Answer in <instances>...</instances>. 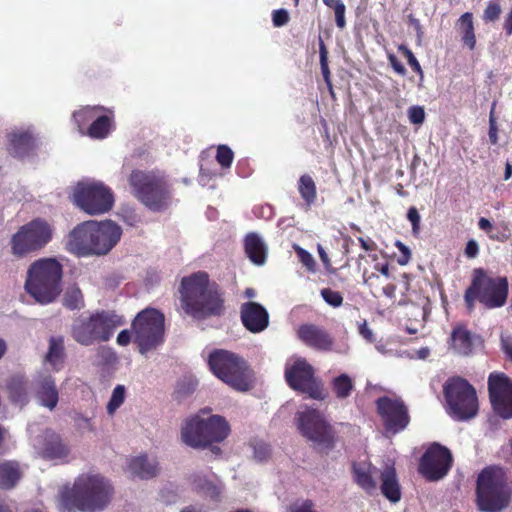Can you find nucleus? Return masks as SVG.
<instances>
[{
	"instance_id": "obj_40",
	"label": "nucleus",
	"mask_w": 512,
	"mask_h": 512,
	"mask_svg": "<svg viewBox=\"0 0 512 512\" xmlns=\"http://www.w3.org/2000/svg\"><path fill=\"white\" fill-rule=\"evenodd\" d=\"M104 108L100 106L84 107L73 114V118L77 123L79 129L86 124L87 121L97 116L98 112L103 111Z\"/></svg>"
},
{
	"instance_id": "obj_35",
	"label": "nucleus",
	"mask_w": 512,
	"mask_h": 512,
	"mask_svg": "<svg viewBox=\"0 0 512 512\" xmlns=\"http://www.w3.org/2000/svg\"><path fill=\"white\" fill-rule=\"evenodd\" d=\"M64 346L62 339L51 338L49 350L46 355V362L49 363L54 370L58 371L63 362Z\"/></svg>"
},
{
	"instance_id": "obj_16",
	"label": "nucleus",
	"mask_w": 512,
	"mask_h": 512,
	"mask_svg": "<svg viewBox=\"0 0 512 512\" xmlns=\"http://www.w3.org/2000/svg\"><path fill=\"white\" fill-rule=\"evenodd\" d=\"M488 389L492 407L502 418H512V381L503 373H491Z\"/></svg>"
},
{
	"instance_id": "obj_55",
	"label": "nucleus",
	"mask_w": 512,
	"mask_h": 512,
	"mask_svg": "<svg viewBox=\"0 0 512 512\" xmlns=\"http://www.w3.org/2000/svg\"><path fill=\"white\" fill-rule=\"evenodd\" d=\"M359 333L360 335L366 339L368 342H374L375 338H374V334H373V331L368 327L366 321H364L360 326H359Z\"/></svg>"
},
{
	"instance_id": "obj_12",
	"label": "nucleus",
	"mask_w": 512,
	"mask_h": 512,
	"mask_svg": "<svg viewBox=\"0 0 512 512\" xmlns=\"http://www.w3.org/2000/svg\"><path fill=\"white\" fill-rule=\"evenodd\" d=\"M73 201L87 214L99 215L111 210L114 197L111 189L104 183L93 179H85L75 186Z\"/></svg>"
},
{
	"instance_id": "obj_51",
	"label": "nucleus",
	"mask_w": 512,
	"mask_h": 512,
	"mask_svg": "<svg viewBox=\"0 0 512 512\" xmlns=\"http://www.w3.org/2000/svg\"><path fill=\"white\" fill-rule=\"evenodd\" d=\"M407 218L412 224V232L414 235H418L420 231L421 217L418 210L415 207H410L407 213Z\"/></svg>"
},
{
	"instance_id": "obj_10",
	"label": "nucleus",
	"mask_w": 512,
	"mask_h": 512,
	"mask_svg": "<svg viewBox=\"0 0 512 512\" xmlns=\"http://www.w3.org/2000/svg\"><path fill=\"white\" fill-rule=\"evenodd\" d=\"M132 331L139 352L146 355L164 342V316L156 309H145L137 314Z\"/></svg>"
},
{
	"instance_id": "obj_54",
	"label": "nucleus",
	"mask_w": 512,
	"mask_h": 512,
	"mask_svg": "<svg viewBox=\"0 0 512 512\" xmlns=\"http://www.w3.org/2000/svg\"><path fill=\"white\" fill-rule=\"evenodd\" d=\"M388 61L396 73H398L399 75L406 74V68L394 54H388Z\"/></svg>"
},
{
	"instance_id": "obj_60",
	"label": "nucleus",
	"mask_w": 512,
	"mask_h": 512,
	"mask_svg": "<svg viewBox=\"0 0 512 512\" xmlns=\"http://www.w3.org/2000/svg\"><path fill=\"white\" fill-rule=\"evenodd\" d=\"M317 250L321 261L326 267H328L330 265V260L322 245L318 244Z\"/></svg>"
},
{
	"instance_id": "obj_1",
	"label": "nucleus",
	"mask_w": 512,
	"mask_h": 512,
	"mask_svg": "<svg viewBox=\"0 0 512 512\" xmlns=\"http://www.w3.org/2000/svg\"><path fill=\"white\" fill-rule=\"evenodd\" d=\"M113 487L99 474H82L78 476L72 488L64 487L59 494V507L71 511L97 512L110 503Z\"/></svg>"
},
{
	"instance_id": "obj_45",
	"label": "nucleus",
	"mask_w": 512,
	"mask_h": 512,
	"mask_svg": "<svg viewBox=\"0 0 512 512\" xmlns=\"http://www.w3.org/2000/svg\"><path fill=\"white\" fill-rule=\"evenodd\" d=\"M270 446L264 442H256L253 444V457L255 460L262 462L270 456Z\"/></svg>"
},
{
	"instance_id": "obj_33",
	"label": "nucleus",
	"mask_w": 512,
	"mask_h": 512,
	"mask_svg": "<svg viewBox=\"0 0 512 512\" xmlns=\"http://www.w3.org/2000/svg\"><path fill=\"white\" fill-rule=\"evenodd\" d=\"M113 113L97 116L88 129V135L95 139L105 138L112 129Z\"/></svg>"
},
{
	"instance_id": "obj_28",
	"label": "nucleus",
	"mask_w": 512,
	"mask_h": 512,
	"mask_svg": "<svg viewBox=\"0 0 512 512\" xmlns=\"http://www.w3.org/2000/svg\"><path fill=\"white\" fill-rule=\"evenodd\" d=\"M456 27L461 35L463 43L468 46L470 50H473L476 45V37L472 13L466 12L461 15L456 23Z\"/></svg>"
},
{
	"instance_id": "obj_36",
	"label": "nucleus",
	"mask_w": 512,
	"mask_h": 512,
	"mask_svg": "<svg viewBox=\"0 0 512 512\" xmlns=\"http://www.w3.org/2000/svg\"><path fill=\"white\" fill-rule=\"evenodd\" d=\"M298 191L307 206L315 202L317 193L314 180L309 175H302L298 182Z\"/></svg>"
},
{
	"instance_id": "obj_46",
	"label": "nucleus",
	"mask_w": 512,
	"mask_h": 512,
	"mask_svg": "<svg viewBox=\"0 0 512 512\" xmlns=\"http://www.w3.org/2000/svg\"><path fill=\"white\" fill-rule=\"evenodd\" d=\"M294 250L297 253L301 263L309 270L314 271L315 270V260L313 256L306 251L305 249L301 248L298 245H294Z\"/></svg>"
},
{
	"instance_id": "obj_30",
	"label": "nucleus",
	"mask_w": 512,
	"mask_h": 512,
	"mask_svg": "<svg viewBox=\"0 0 512 512\" xmlns=\"http://www.w3.org/2000/svg\"><path fill=\"white\" fill-rule=\"evenodd\" d=\"M22 472L16 462L0 464V487L10 489L20 480Z\"/></svg>"
},
{
	"instance_id": "obj_32",
	"label": "nucleus",
	"mask_w": 512,
	"mask_h": 512,
	"mask_svg": "<svg viewBox=\"0 0 512 512\" xmlns=\"http://www.w3.org/2000/svg\"><path fill=\"white\" fill-rule=\"evenodd\" d=\"M453 350L460 355H468L472 351L471 334L463 329L456 328L451 335Z\"/></svg>"
},
{
	"instance_id": "obj_56",
	"label": "nucleus",
	"mask_w": 512,
	"mask_h": 512,
	"mask_svg": "<svg viewBox=\"0 0 512 512\" xmlns=\"http://www.w3.org/2000/svg\"><path fill=\"white\" fill-rule=\"evenodd\" d=\"M479 252V246L478 243L475 240H469L466 248H465V254L469 258H474L478 255Z\"/></svg>"
},
{
	"instance_id": "obj_7",
	"label": "nucleus",
	"mask_w": 512,
	"mask_h": 512,
	"mask_svg": "<svg viewBox=\"0 0 512 512\" xmlns=\"http://www.w3.org/2000/svg\"><path fill=\"white\" fill-rule=\"evenodd\" d=\"M509 285L506 277H490L481 269L475 270L471 285L464 294V300L469 312L474 309L478 300L487 309L500 308L505 305Z\"/></svg>"
},
{
	"instance_id": "obj_17",
	"label": "nucleus",
	"mask_w": 512,
	"mask_h": 512,
	"mask_svg": "<svg viewBox=\"0 0 512 512\" xmlns=\"http://www.w3.org/2000/svg\"><path fill=\"white\" fill-rule=\"evenodd\" d=\"M451 463L452 456L450 451L446 447L435 443L422 456L419 472L426 479L436 481L448 473Z\"/></svg>"
},
{
	"instance_id": "obj_21",
	"label": "nucleus",
	"mask_w": 512,
	"mask_h": 512,
	"mask_svg": "<svg viewBox=\"0 0 512 512\" xmlns=\"http://www.w3.org/2000/svg\"><path fill=\"white\" fill-rule=\"evenodd\" d=\"M37 453L47 460H63L69 454V448L61 438L50 431H46L43 436L36 439L34 443Z\"/></svg>"
},
{
	"instance_id": "obj_5",
	"label": "nucleus",
	"mask_w": 512,
	"mask_h": 512,
	"mask_svg": "<svg viewBox=\"0 0 512 512\" xmlns=\"http://www.w3.org/2000/svg\"><path fill=\"white\" fill-rule=\"evenodd\" d=\"M132 194L152 211L166 209L171 200L166 176L156 171L135 170L129 176Z\"/></svg>"
},
{
	"instance_id": "obj_25",
	"label": "nucleus",
	"mask_w": 512,
	"mask_h": 512,
	"mask_svg": "<svg viewBox=\"0 0 512 512\" xmlns=\"http://www.w3.org/2000/svg\"><path fill=\"white\" fill-rule=\"evenodd\" d=\"M127 471L133 477L147 480L159 474L160 466L156 458L141 454L128 460Z\"/></svg>"
},
{
	"instance_id": "obj_9",
	"label": "nucleus",
	"mask_w": 512,
	"mask_h": 512,
	"mask_svg": "<svg viewBox=\"0 0 512 512\" xmlns=\"http://www.w3.org/2000/svg\"><path fill=\"white\" fill-rule=\"evenodd\" d=\"M122 323L120 317L106 312L88 317L80 316L72 325V336L76 342L84 346L105 342Z\"/></svg>"
},
{
	"instance_id": "obj_14",
	"label": "nucleus",
	"mask_w": 512,
	"mask_h": 512,
	"mask_svg": "<svg viewBox=\"0 0 512 512\" xmlns=\"http://www.w3.org/2000/svg\"><path fill=\"white\" fill-rule=\"evenodd\" d=\"M297 426L301 434L321 449H330L334 443V431L323 415L310 408L296 414Z\"/></svg>"
},
{
	"instance_id": "obj_49",
	"label": "nucleus",
	"mask_w": 512,
	"mask_h": 512,
	"mask_svg": "<svg viewBox=\"0 0 512 512\" xmlns=\"http://www.w3.org/2000/svg\"><path fill=\"white\" fill-rule=\"evenodd\" d=\"M395 246L398 248V250L401 253V256L397 259L398 264L401 266L407 265L409 263V261L411 260V256H412L411 250L409 249L408 246H406L400 240H397L395 242Z\"/></svg>"
},
{
	"instance_id": "obj_42",
	"label": "nucleus",
	"mask_w": 512,
	"mask_h": 512,
	"mask_svg": "<svg viewBox=\"0 0 512 512\" xmlns=\"http://www.w3.org/2000/svg\"><path fill=\"white\" fill-rule=\"evenodd\" d=\"M216 159L222 167L228 168L233 161V151L226 145H220L217 150Z\"/></svg>"
},
{
	"instance_id": "obj_19",
	"label": "nucleus",
	"mask_w": 512,
	"mask_h": 512,
	"mask_svg": "<svg viewBox=\"0 0 512 512\" xmlns=\"http://www.w3.org/2000/svg\"><path fill=\"white\" fill-rule=\"evenodd\" d=\"M297 335L305 345L318 351H335L345 354L349 350L348 345L335 349L333 337L325 329L313 324L300 326Z\"/></svg>"
},
{
	"instance_id": "obj_18",
	"label": "nucleus",
	"mask_w": 512,
	"mask_h": 512,
	"mask_svg": "<svg viewBox=\"0 0 512 512\" xmlns=\"http://www.w3.org/2000/svg\"><path fill=\"white\" fill-rule=\"evenodd\" d=\"M377 408L384 422L386 433L396 434L408 425L407 409L400 400L382 397L377 400Z\"/></svg>"
},
{
	"instance_id": "obj_64",
	"label": "nucleus",
	"mask_w": 512,
	"mask_h": 512,
	"mask_svg": "<svg viewBox=\"0 0 512 512\" xmlns=\"http://www.w3.org/2000/svg\"><path fill=\"white\" fill-rule=\"evenodd\" d=\"M358 241L360 243V246L365 250V251H370L372 249H374V246L375 244L372 242V241H367L365 240L364 238L360 237L358 238Z\"/></svg>"
},
{
	"instance_id": "obj_53",
	"label": "nucleus",
	"mask_w": 512,
	"mask_h": 512,
	"mask_svg": "<svg viewBox=\"0 0 512 512\" xmlns=\"http://www.w3.org/2000/svg\"><path fill=\"white\" fill-rule=\"evenodd\" d=\"M202 489L205 491V493L211 497L212 499H217L220 494L222 493V486L213 484L211 482H207Z\"/></svg>"
},
{
	"instance_id": "obj_43",
	"label": "nucleus",
	"mask_w": 512,
	"mask_h": 512,
	"mask_svg": "<svg viewBox=\"0 0 512 512\" xmlns=\"http://www.w3.org/2000/svg\"><path fill=\"white\" fill-rule=\"evenodd\" d=\"M398 50L407 58L408 64L411 66V68L416 73L419 74L421 79H423V77H424L423 70H422L418 60L416 59V57L412 53V51L407 46H405V45H400L398 47Z\"/></svg>"
},
{
	"instance_id": "obj_2",
	"label": "nucleus",
	"mask_w": 512,
	"mask_h": 512,
	"mask_svg": "<svg viewBox=\"0 0 512 512\" xmlns=\"http://www.w3.org/2000/svg\"><path fill=\"white\" fill-rule=\"evenodd\" d=\"M121 236V227L111 220L87 221L73 229L67 247L78 256L105 255Z\"/></svg>"
},
{
	"instance_id": "obj_6",
	"label": "nucleus",
	"mask_w": 512,
	"mask_h": 512,
	"mask_svg": "<svg viewBox=\"0 0 512 512\" xmlns=\"http://www.w3.org/2000/svg\"><path fill=\"white\" fill-rule=\"evenodd\" d=\"M511 489L505 471L499 467L484 469L477 479V505L482 512H500L509 504Z\"/></svg>"
},
{
	"instance_id": "obj_52",
	"label": "nucleus",
	"mask_w": 512,
	"mask_h": 512,
	"mask_svg": "<svg viewBox=\"0 0 512 512\" xmlns=\"http://www.w3.org/2000/svg\"><path fill=\"white\" fill-rule=\"evenodd\" d=\"M273 24L276 27L284 26L289 20V14L285 9L275 10L272 15Z\"/></svg>"
},
{
	"instance_id": "obj_29",
	"label": "nucleus",
	"mask_w": 512,
	"mask_h": 512,
	"mask_svg": "<svg viewBox=\"0 0 512 512\" xmlns=\"http://www.w3.org/2000/svg\"><path fill=\"white\" fill-rule=\"evenodd\" d=\"M10 150L17 156H24L33 145L32 135L23 130H18L10 134Z\"/></svg>"
},
{
	"instance_id": "obj_8",
	"label": "nucleus",
	"mask_w": 512,
	"mask_h": 512,
	"mask_svg": "<svg viewBox=\"0 0 512 512\" xmlns=\"http://www.w3.org/2000/svg\"><path fill=\"white\" fill-rule=\"evenodd\" d=\"M208 364L213 374L230 387L247 391L252 384V373L246 361L237 354L223 349L212 351Z\"/></svg>"
},
{
	"instance_id": "obj_41",
	"label": "nucleus",
	"mask_w": 512,
	"mask_h": 512,
	"mask_svg": "<svg viewBox=\"0 0 512 512\" xmlns=\"http://www.w3.org/2000/svg\"><path fill=\"white\" fill-rule=\"evenodd\" d=\"M323 3L334 10L335 18H336V25L339 28H344L346 25L345 21V5L341 0H323Z\"/></svg>"
},
{
	"instance_id": "obj_44",
	"label": "nucleus",
	"mask_w": 512,
	"mask_h": 512,
	"mask_svg": "<svg viewBox=\"0 0 512 512\" xmlns=\"http://www.w3.org/2000/svg\"><path fill=\"white\" fill-rule=\"evenodd\" d=\"M286 512H316L314 503L309 499L297 500L290 504Z\"/></svg>"
},
{
	"instance_id": "obj_11",
	"label": "nucleus",
	"mask_w": 512,
	"mask_h": 512,
	"mask_svg": "<svg viewBox=\"0 0 512 512\" xmlns=\"http://www.w3.org/2000/svg\"><path fill=\"white\" fill-rule=\"evenodd\" d=\"M448 413L457 420L473 418L478 411L476 391L465 379L454 377L444 385Z\"/></svg>"
},
{
	"instance_id": "obj_23",
	"label": "nucleus",
	"mask_w": 512,
	"mask_h": 512,
	"mask_svg": "<svg viewBox=\"0 0 512 512\" xmlns=\"http://www.w3.org/2000/svg\"><path fill=\"white\" fill-rule=\"evenodd\" d=\"M241 320L247 330L260 333L269 325V314L259 303L247 302L241 306Z\"/></svg>"
},
{
	"instance_id": "obj_4",
	"label": "nucleus",
	"mask_w": 512,
	"mask_h": 512,
	"mask_svg": "<svg viewBox=\"0 0 512 512\" xmlns=\"http://www.w3.org/2000/svg\"><path fill=\"white\" fill-rule=\"evenodd\" d=\"M62 276V265L56 259L37 260L27 271L25 290L40 304L52 303L62 291Z\"/></svg>"
},
{
	"instance_id": "obj_31",
	"label": "nucleus",
	"mask_w": 512,
	"mask_h": 512,
	"mask_svg": "<svg viewBox=\"0 0 512 512\" xmlns=\"http://www.w3.org/2000/svg\"><path fill=\"white\" fill-rule=\"evenodd\" d=\"M354 480L366 492L372 493L376 488V483L372 478L371 465L358 463L353 465Z\"/></svg>"
},
{
	"instance_id": "obj_50",
	"label": "nucleus",
	"mask_w": 512,
	"mask_h": 512,
	"mask_svg": "<svg viewBox=\"0 0 512 512\" xmlns=\"http://www.w3.org/2000/svg\"><path fill=\"white\" fill-rule=\"evenodd\" d=\"M501 14V7L498 3L490 2L485 11L483 18L485 21H495L499 18Z\"/></svg>"
},
{
	"instance_id": "obj_59",
	"label": "nucleus",
	"mask_w": 512,
	"mask_h": 512,
	"mask_svg": "<svg viewBox=\"0 0 512 512\" xmlns=\"http://www.w3.org/2000/svg\"><path fill=\"white\" fill-rule=\"evenodd\" d=\"M321 70H322V74H323V77L331 91V94H333V91H332V85H331V82H330V71H329V68H328V63L327 62H321Z\"/></svg>"
},
{
	"instance_id": "obj_24",
	"label": "nucleus",
	"mask_w": 512,
	"mask_h": 512,
	"mask_svg": "<svg viewBox=\"0 0 512 512\" xmlns=\"http://www.w3.org/2000/svg\"><path fill=\"white\" fill-rule=\"evenodd\" d=\"M203 411V434L205 436V448L216 442H222L230 433L228 422L219 415H207Z\"/></svg>"
},
{
	"instance_id": "obj_26",
	"label": "nucleus",
	"mask_w": 512,
	"mask_h": 512,
	"mask_svg": "<svg viewBox=\"0 0 512 512\" xmlns=\"http://www.w3.org/2000/svg\"><path fill=\"white\" fill-rule=\"evenodd\" d=\"M381 491L393 503L401 499V488L393 465L386 466L381 472Z\"/></svg>"
},
{
	"instance_id": "obj_27",
	"label": "nucleus",
	"mask_w": 512,
	"mask_h": 512,
	"mask_svg": "<svg viewBox=\"0 0 512 512\" xmlns=\"http://www.w3.org/2000/svg\"><path fill=\"white\" fill-rule=\"evenodd\" d=\"M245 252L247 257L256 265H263L267 257V246L256 233H249L245 238Z\"/></svg>"
},
{
	"instance_id": "obj_61",
	"label": "nucleus",
	"mask_w": 512,
	"mask_h": 512,
	"mask_svg": "<svg viewBox=\"0 0 512 512\" xmlns=\"http://www.w3.org/2000/svg\"><path fill=\"white\" fill-rule=\"evenodd\" d=\"M503 28L508 35L512 34V9L505 18Z\"/></svg>"
},
{
	"instance_id": "obj_38",
	"label": "nucleus",
	"mask_w": 512,
	"mask_h": 512,
	"mask_svg": "<svg viewBox=\"0 0 512 512\" xmlns=\"http://www.w3.org/2000/svg\"><path fill=\"white\" fill-rule=\"evenodd\" d=\"M332 386L336 396L342 399L347 398L353 389L352 380L347 374H341L336 377L332 382Z\"/></svg>"
},
{
	"instance_id": "obj_22",
	"label": "nucleus",
	"mask_w": 512,
	"mask_h": 512,
	"mask_svg": "<svg viewBox=\"0 0 512 512\" xmlns=\"http://www.w3.org/2000/svg\"><path fill=\"white\" fill-rule=\"evenodd\" d=\"M181 441L195 449L205 448V436L203 434V411L194 414L183 421L180 429Z\"/></svg>"
},
{
	"instance_id": "obj_15",
	"label": "nucleus",
	"mask_w": 512,
	"mask_h": 512,
	"mask_svg": "<svg viewBox=\"0 0 512 512\" xmlns=\"http://www.w3.org/2000/svg\"><path fill=\"white\" fill-rule=\"evenodd\" d=\"M285 378L293 389L307 393L314 399H324L322 386L314 378V369L305 359L297 358L293 363H287Z\"/></svg>"
},
{
	"instance_id": "obj_62",
	"label": "nucleus",
	"mask_w": 512,
	"mask_h": 512,
	"mask_svg": "<svg viewBox=\"0 0 512 512\" xmlns=\"http://www.w3.org/2000/svg\"><path fill=\"white\" fill-rule=\"evenodd\" d=\"M489 138L493 144L497 143V129L495 127V121L492 118H490Z\"/></svg>"
},
{
	"instance_id": "obj_47",
	"label": "nucleus",
	"mask_w": 512,
	"mask_h": 512,
	"mask_svg": "<svg viewBox=\"0 0 512 512\" xmlns=\"http://www.w3.org/2000/svg\"><path fill=\"white\" fill-rule=\"evenodd\" d=\"M321 295L325 302H327L329 305L333 307H339L343 302V297L341 294L337 291H333L331 289H322Z\"/></svg>"
},
{
	"instance_id": "obj_58",
	"label": "nucleus",
	"mask_w": 512,
	"mask_h": 512,
	"mask_svg": "<svg viewBox=\"0 0 512 512\" xmlns=\"http://www.w3.org/2000/svg\"><path fill=\"white\" fill-rule=\"evenodd\" d=\"M502 349L506 356L512 361V339L502 337Z\"/></svg>"
},
{
	"instance_id": "obj_34",
	"label": "nucleus",
	"mask_w": 512,
	"mask_h": 512,
	"mask_svg": "<svg viewBox=\"0 0 512 512\" xmlns=\"http://www.w3.org/2000/svg\"><path fill=\"white\" fill-rule=\"evenodd\" d=\"M10 400L20 406L28 402V384L21 378H13L8 386Z\"/></svg>"
},
{
	"instance_id": "obj_3",
	"label": "nucleus",
	"mask_w": 512,
	"mask_h": 512,
	"mask_svg": "<svg viewBox=\"0 0 512 512\" xmlns=\"http://www.w3.org/2000/svg\"><path fill=\"white\" fill-rule=\"evenodd\" d=\"M181 303L184 311L195 317L205 318L222 311V298L210 286L205 272H196L181 281Z\"/></svg>"
},
{
	"instance_id": "obj_57",
	"label": "nucleus",
	"mask_w": 512,
	"mask_h": 512,
	"mask_svg": "<svg viewBox=\"0 0 512 512\" xmlns=\"http://www.w3.org/2000/svg\"><path fill=\"white\" fill-rule=\"evenodd\" d=\"M131 341V333L129 330H122L117 336V343L121 346H126Z\"/></svg>"
},
{
	"instance_id": "obj_37",
	"label": "nucleus",
	"mask_w": 512,
	"mask_h": 512,
	"mask_svg": "<svg viewBox=\"0 0 512 512\" xmlns=\"http://www.w3.org/2000/svg\"><path fill=\"white\" fill-rule=\"evenodd\" d=\"M63 305L71 310L81 309L83 307V295L79 287L76 285L67 287L63 296Z\"/></svg>"
},
{
	"instance_id": "obj_39",
	"label": "nucleus",
	"mask_w": 512,
	"mask_h": 512,
	"mask_svg": "<svg viewBox=\"0 0 512 512\" xmlns=\"http://www.w3.org/2000/svg\"><path fill=\"white\" fill-rule=\"evenodd\" d=\"M126 396V389L123 385H117L110 397V400L107 404V412L109 415H113L117 409L124 403Z\"/></svg>"
},
{
	"instance_id": "obj_20",
	"label": "nucleus",
	"mask_w": 512,
	"mask_h": 512,
	"mask_svg": "<svg viewBox=\"0 0 512 512\" xmlns=\"http://www.w3.org/2000/svg\"><path fill=\"white\" fill-rule=\"evenodd\" d=\"M31 389L37 403L52 411L59 401V391L54 378L49 374L39 373L32 381Z\"/></svg>"
},
{
	"instance_id": "obj_48",
	"label": "nucleus",
	"mask_w": 512,
	"mask_h": 512,
	"mask_svg": "<svg viewBox=\"0 0 512 512\" xmlns=\"http://www.w3.org/2000/svg\"><path fill=\"white\" fill-rule=\"evenodd\" d=\"M409 121L413 124L420 125L425 120V111L421 106H412L408 109Z\"/></svg>"
},
{
	"instance_id": "obj_63",
	"label": "nucleus",
	"mask_w": 512,
	"mask_h": 512,
	"mask_svg": "<svg viewBox=\"0 0 512 512\" xmlns=\"http://www.w3.org/2000/svg\"><path fill=\"white\" fill-rule=\"evenodd\" d=\"M383 294L387 296L388 298H394L395 292H396V286L394 284H387L385 287H383Z\"/></svg>"
},
{
	"instance_id": "obj_13",
	"label": "nucleus",
	"mask_w": 512,
	"mask_h": 512,
	"mask_svg": "<svg viewBox=\"0 0 512 512\" xmlns=\"http://www.w3.org/2000/svg\"><path fill=\"white\" fill-rule=\"evenodd\" d=\"M53 237V227L44 219L37 218L24 225L10 240L11 251L23 257L46 246Z\"/></svg>"
}]
</instances>
